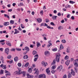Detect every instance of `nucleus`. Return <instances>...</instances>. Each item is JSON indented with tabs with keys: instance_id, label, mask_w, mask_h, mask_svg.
<instances>
[{
	"instance_id": "1",
	"label": "nucleus",
	"mask_w": 78,
	"mask_h": 78,
	"mask_svg": "<svg viewBox=\"0 0 78 78\" xmlns=\"http://www.w3.org/2000/svg\"><path fill=\"white\" fill-rule=\"evenodd\" d=\"M18 72L17 71H16L14 73V75H20V74H23V76H25V72L23 71L22 72V70H21V68H18Z\"/></svg>"
},
{
	"instance_id": "2",
	"label": "nucleus",
	"mask_w": 78,
	"mask_h": 78,
	"mask_svg": "<svg viewBox=\"0 0 78 78\" xmlns=\"http://www.w3.org/2000/svg\"><path fill=\"white\" fill-rule=\"evenodd\" d=\"M61 56V54L60 53L57 54L55 56V59L57 62H59V59H60V57Z\"/></svg>"
},
{
	"instance_id": "3",
	"label": "nucleus",
	"mask_w": 78,
	"mask_h": 78,
	"mask_svg": "<svg viewBox=\"0 0 78 78\" xmlns=\"http://www.w3.org/2000/svg\"><path fill=\"white\" fill-rule=\"evenodd\" d=\"M46 78V75L44 74H41L39 75L38 78Z\"/></svg>"
},
{
	"instance_id": "4",
	"label": "nucleus",
	"mask_w": 78,
	"mask_h": 78,
	"mask_svg": "<svg viewBox=\"0 0 78 78\" xmlns=\"http://www.w3.org/2000/svg\"><path fill=\"white\" fill-rule=\"evenodd\" d=\"M58 70L59 72H61L62 69V66L60 65L58 67L57 69Z\"/></svg>"
},
{
	"instance_id": "5",
	"label": "nucleus",
	"mask_w": 78,
	"mask_h": 78,
	"mask_svg": "<svg viewBox=\"0 0 78 78\" xmlns=\"http://www.w3.org/2000/svg\"><path fill=\"white\" fill-rule=\"evenodd\" d=\"M44 54L46 56H50V52L48 51H45Z\"/></svg>"
},
{
	"instance_id": "6",
	"label": "nucleus",
	"mask_w": 78,
	"mask_h": 78,
	"mask_svg": "<svg viewBox=\"0 0 78 78\" xmlns=\"http://www.w3.org/2000/svg\"><path fill=\"white\" fill-rule=\"evenodd\" d=\"M46 72L48 75H50V71L49 69V68H48L46 69Z\"/></svg>"
},
{
	"instance_id": "7",
	"label": "nucleus",
	"mask_w": 78,
	"mask_h": 78,
	"mask_svg": "<svg viewBox=\"0 0 78 78\" xmlns=\"http://www.w3.org/2000/svg\"><path fill=\"white\" fill-rule=\"evenodd\" d=\"M5 53L7 54V55H8V53H9V49L8 48H7L5 49Z\"/></svg>"
},
{
	"instance_id": "8",
	"label": "nucleus",
	"mask_w": 78,
	"mask_h": 78,
	"mask_svg": "<svg viewBox=\"0 0 78 78\" xmlns=\"http://www.w3.org/2000/svg\"><path fill=\"white\" fill-rule=\"evenodd\" d=\"M28 78H33L34 77V76L33 75L31 76L29 74H26Z\"/></svg>"
},
{
	"instance_id": "9",
	"label": "nucleus",
	"mask_w": 78,
	"mask_h": 78,
	"mask_svg": "<svg viewBox=\"0 0 78 78\" xmlns=\"http://www.w3.org/2000/svg\"><path fill=\"white\" fill-rule=\"evenodd\" d=\"M0 67H2V69H6V65H3V64H2L0 66Z\"/></svg>"
},
{
	"instance_id": "10",
	"label": "nucleus",
	"mask_w": 78,
	"mask_h": 78,
	"mask_svg": "<svg viewBox=\"0 0 78 78\" xmlns=\"http://www.w3.org/2000/svg\"><path fill=\"white\" fill-rule=\"evenodd\" d=\"M41 64L42 65H43L44 67H46V66H47L48 65L47 63V62H45L44 61H42L41 62Z\"/></svg>"
},
{
	"instance_id": "11",
	"label": "nucleus",
	"mask_w": 78,
	"mask_h": 78,
	"mask_svg": "<svg viewBox=\"0 0 78 78\" xmlns=\"http://www.w3.org/2000/svg\"><path fill=\"white\" fill-rule=\"evenodd\" d=\"M38 69L35 68L34 70L35 72V73H37V74H39V71H38Z\"/></svg>"
},
{
	"instance_id": "12",
	"label": "nucleus",
	"mask_w": 78,
	"mask_h": 78,
	"mask_svg": "<svg viewBox=\"0 0 78 78\" xmlns=\"http://www.w3.org/2000/svg\"><path fill=\"white\" fill-rule=\"evenodd\" d=\"M58 29L59 30H63V29H64V27H63L60 26L58 27Z\"/></svg>"
},
{
	"instance_id": "13",
	"label": "nucleus",
	"mask_w": 78,
	"mask_h": 78,
	"mask_svg": "<svg viewBox=\"0 0 78 78\" xmlns=\"http://www.w3.org/2000/svg\"><path fill=\"white\" fill-rule=\"evenodd\" d=\"M71 73L72 75H73V76H75V72H74L73 69H71Z\"/></svg>"
},
{
	"instance_id": "14",
	"label": "nucleus",
	"mask_w": 78,
	"mask_h": 78,
	"mask_svg": "<svg viewBox=\"0 0 78 78\" xmlns=\"http://www.w3.org/2000/svg\"><path fill=\"white\" fill-rule=\"evenodd\" d=\"M69 63H70V60H68L66 62L65 64L66 65H67V66H69Z\"/></svg>"
},
{
	"instance_id": "15",
	"label": "nucleus",
	"mask_w": 78,
	"mask_h": 78,
	"mask_svg": "<svg viewBox=\"0 0 78 78\" xmlns=\"http://www.w3.org/2000/svg\"><path fill=\"white\" fill-rule=\"evenodd\" d=\"M37 20L38 23H41L42 22V19L41 18L37 19Z\"/></svg>"
},
{
	"instance_id": "16",
	"label": "nucleus",
	"mask_w": 78,
	"mask_h": 78,
	"mask_svg": "<svg viewBox=\"0 0 78 78\" xmlns=\"http://www.w3.org/2000/svg\"><path fill=\"white\" fill-rule=\"evenodd\" d=\"M5 76L6 77H8L9 76H11V73H10L9 72L8 73H7L5 74Z\"/></svg>"
},
{
	"instance_id": "17",
	"label": "nucleus",
	"mask_w": 78,
	"mask_h": 78,
	"mask_svg": "<svg viewBox=\"0 0 78 78\" xmlns=\"http://www.w3.org/2000/svg\"><path fill=\"white\" fill-rule=\"evenodd\" d=\"M71 7V6H70L69 5H66L65 6V8H66V9L67 8H70Z\"/></svg>"
},
{
	"instance_id": "18",
	"label": "nucleus",
	"mask_w": 78,
	"mask_h": 78,
	"mask_svg": "<svg viewBox=\"0 0 78 78\" xmlns=\"http://www.w3.org/2000/svg\"><path fill=\"white\" fill-rule=\"evenodd\" d=\"M0 59H1V61H2V63H4V58H3V57L2 56L1 57Z\"/></svg>"
},
{
	"instance_id": "19",
	"label": "nucleus",
	"mask_w": 78,
	"mask_h": 78,
	"mask_svg": "<svg viewBox=\"0 0 78 78\" xmlns=\"http://www.w3.org/2000/svg\"><path fill=\"white\" fill-rule=\"evenodd\" d=\"M28 58V56L27 55H24L23 57V59H27Z\"/></svg>"
},
{
	"instance_id": "20",
	"label": "nucleus",
	"mask_w": 78,
	"mask_h": 78,
	"mask_svg": "<svg viewBox=\"0 0 78 78\" xmlns=\"http://www.w3.org/2000/svg\"><path fill=\"white\" fill-rule=\"evenodd\" d=\"M74 65L76 67H78V64L77 62H73Z\"/></svg>"
},
{
	"instance_id": "21",
	"label": "nucleus",
	"mask_w": 78,
	"mask_h": 78,
	"mask_svg": "<svg viewBox=\"0 0 78 78\" xmlns=\"http://www.w3.org/2000/svg\"><path fill=\"white\" fill-rule=\"evenodd\" d=\"M37 43V47H39V46H41V44L38 41L36 42Z\"/></svg>"
},
{
	"instance_id": "22",
	"label": "nucleus",
	"mask_w": 78,
	"mask_h": 78,
	"mask_svg": "<svg viewBox=\"0 0 78 78\" xmlns=\"http://www.w3.org/2000/svg\"><path fill=\"white\" fill-rule=\"evenodd\" d=\"M18 59H19V58H18V57H15L14 58V60L15 61V62L17 61H18Z\"/></svg>"
},
{
	"instance_id": "23",
	"label": "nucleus",
	"mask_w": 78,
	"mask_h": 78,
	"mask_svg": "<svg viewBox=\"0 0 78 78\" xmlns=\"http://www.w3.org/2000/svg\"><path fill=\"white\" fill-rule=\"evenodd\" d=\"M9 25V23L8 22H5L4 23V26H7Z\"/></svg>"
},
{
	"instance_id": "24",
	"label": "nucleus",
	"mask_w": 78,
	"mask_h": 78,
	"mask_svg": "<svg viewBox=\"0 0 78 78\" xmlns=\"http://www.w3.org/2000/svg\"><path fill=\"white\" fill-rule=\"evenodd\" d=\"M42 36H43V37H47V34L44 33V34H42Z\"/></svg>"
},
{
	"instance_id": "25",
	"label": "nucleus",
	"mask_w": 78,
	"mask_h": 78,
	"mask_svg": "<svg viewBox=\"0 0 78 78\" xmlns=\"http://www.w3.org/2000/svg\"><path fill=\"white\" fill-rule=\"evenodd\" d=\"M18 6H24V5L23 3H20L18 4Z\"/></svg>"
},
{
	"instance_id": "26",
	"label": "nucleus",
	"mask_w": 78,
	"mask_h": 78,
	"mask_svg": "<svg viewBox=\"0 0 78 78\" xmlns=\"http://www.w3.org/2000/svg\"><path fill=\"white\" fill-rule=\"evenodd\" d=\"M25 50H26L27 51H29V50H30V49H29V48L28 47H26L24 48Z\"/></svg>"
},
{
	"instance_id": "27",
	"label": "nucleus",
	"mask_w": 78,
	"mask_h": 78,
	"mask_svg": "<svg viewBox=\"0 0 78 78\" xmlns=\"http://www.w3.org/2000/svg\"><path fill=\"white\" fill-rule=\"evenodd\" d=\"M7 62L8 63H9V64H12L13 60H9V61H7Z\"/></svg>"
},
{
	"instance_id": "28",
	"label": "nucleus",
	"mask_w": 78,
	"mask_h": 78,
	"mask_svg": "<svg viewBox=\"0 0 78 78\" xmlns=\"http://www.w3.org/2000/svg\"><path fill=\"white\" fill-rule=\"evenodd\" d=\"M10 24H13L14 23V21L13 20H11L10 21Z\"/></svg>"
},
{
	"instance_id": "29",
	"label": "nucleus",
	"mask_w": 78,
	"mask_h": 78,
	"mask_svg": "<svg viewBox=\"0 0 78 78\" xmlns=\"http://www.w3.org/2000/svg\"><path fill=\"white\" fill-rule=\"evenodd\" d=\"M63 48H64V47H63V46H62V44H61L60 45V50H62L63 49Z\"/></svg>"
},
{
	"instance_id": "30",
	"label": "nucleus",
	"mask_w": 78,
	"mask_h": 78,
	"mask_svg": "<svg viewBox=\"0 0 78 78\" xmlns=\"http://www.w3.org/2000/svg\"><path fill=\"white\" fill-rule=\"evenodd\" d=\"M4 17H7L8 19H9V16L7 14H4Z\"/></svg>"
},
{
	"instance_id": "31",
	"label": "nucleus",
	"mask_w": 78,
	"mask_h": 78,
	"mask_svg": "<svg viewBox=\"0 0 78 78\" xmlns=\"http://www.w3.org/2000/svg\"><path fill=\"white\" fill-rule=\"evenodd\" d=\"M40 15H41V16H43V14H44V12H43V10H41L40 11Z\"/></svg>"
},
{
	"instance_id": "32",
	"label": "nucleus",
	"mask_w": 78,
	"mask_h": 78,
	"mask_svg": "<svg viewBox=\"0 0 78 78\" xmlns=\"http://www.w3.org/2000/svg\"><path fill=\"white\" fill-rule=\"evenodd\" d=\"M69 3L71 4H73V3H75V2L72 1H69Z\"/></svg>"
},
{
	"instance_id": "33",
	"label": "nucleus",
	"mask_w": 78,
	"mask_h": 78,
	"mask_svg": "<svg viewBox=\"0 0 78 78\" xmlns=\"http://www.w3.org/2000/svg\"><path fill=\"white\" fill-rule=\"evenodd\" d=\"M52 17L53 20H55L56 19V18L58 17V16H53Z\"/></svg>"
},
{
	"instance_id": "34",
	"label": "nucleus",
	"mask_w": 78,
	"mask_h": 78,
	"mask_svg": "<svg viewBox=\"0 0 78 78\" xmlns=\"http://www.w3.org/2000/svg\"><path fill=\"white\" fill-rule=\"evenodd\" d=\"M6 44L7 45H8L9 46H11V43L9 42H7Z\"/></svg>"
},
{
	"instance_id": "35",
	"label": "nucleus",
	"mask_w": 78,
	"mask_h": 78,
	"mask_svg": "<svg viewBox=\"0 0 78 78\" xmlns=\"http://www.w3.org/2000/svg\"><path fill=\"white\" fill-rule=\"evenodd\" d=\"M56 69V65H55L54 66H52L51 67L52 69Z\"/></svg>"
},
{
	"instance_id": "36",
	"label": "nucleus",
	"mask_w": 78,
	"mask_h": 78,
	"mask_svg": "<svg viewBox=\"0 0 78 78\" xmlns=\"http://www.w3.org/2000/svg\"><path fill=\"white\" fill-rule=\"evenodd\" d=\"M33 54L34 55H36V54H37V52L35 51H34L33 52Z\"/></svg>"
},
{
	"instance_id": "37",
	"label": "nucleus",
	"mask_w": 78,
	"mask_h": 78,
	"mask_svg": "<svg viewBox=\"0 0 78 78\" xmlns=\"http://www.w3.org/2000/svg\"><path fill=\"white\" fill-rule=\"evenodd\" d=\"M28 72L29 73H31L32 72V70H31V68H30L28 70Z\"/></svg>"
},
{
	"instance_id": "38",
	"label": "nucleus",
	"mask_w": 78,
	"mask_h": 78,
	"mask_svg": "<svg viewBox=\"0 0 78 78\" xmlns=\"http://www.w3.org/2000/svg\"><path fill=\"white\" fill-rule=\"evenodd\" d=\"M72 77V75L70 73H69L68 75V78H71Z\"/></svg>"
},
{
	"instance_id": "39",
	"label": "nucleus",
	"mask_w": 78,
	"mask_h": 78,
	"mask_svg": "<svg viewBox=\"0 0 78 78\" xmlns=\"http://www.w3.org/2000/svg\"><path fill=\"white\" fill-rule=\"evenodd\" d=\"M3 73V69H2L0 71V75H2Z\"/></svg>"
},
{
	"instance_id": "40",
	"label": "nucleus",
	"mask_w": 78,
	"mask_h": 78,
	"mask_svg": "<svg viewBox=\"0 0 78 78\" xmlns=\"http://www.w3.org/2000/svg\"><path fill=\"white\" fill-rule=\"evenodd\" d=\"M20 26L22 28H24L25 26H24V25H23L22 24H20Z\"/></svg>"
},
{
	"instance_id": "41",
	"label": "nucleus",
	"mask_w": 78,
	"mask_h": 78,
	"mask_svg": "<svg viewBox=\"0 0 78 78\" xmlns=\"http://www.w3.org/2000/svg\"><path fill=\"white\" fill-rule=\"evenodd\" d=\"M51 45H52V44H51V43H50L49 44H48V45H47V47L48 48H49V47H50V46H51Z\"/></svg>"
},
{
	"instance_id": "42",
	"label": "nucleus",
	"mask_w": 78,
	"mask_h": 78,
	"mask_svg": "<svg viewBox=\"0 0 78 78\" xmlns=\"http://www.w3.org/2000/svg\"><path fill=\"white\" fill-rule=\"evenodd\" d=\"M69 59V56L68 55H66L65 57V59Z\"/></svg>"
},
{
	"instance_id": "43",
	"label": "nucleus",
	"mask_w": 78,
	"mask_h": 78,
	"mask_svg": "<svg viewBox=\"0 0 78 78\" xmlns=\"http://www.w3.org/2000/svg\"><path fill=\"white\" fill-rule=\"evenodd\" d=\"M62 42L65 44V43H66V40H62Z\"/></svg>"
},
{
	"instance_id": "44",
	"label": "nucleus",
	"mask_w": 78,
	"mask_h": 78,
	"mask_svg": "<svg viewBox=\"0 0 78 78\" xmlns=\"http://www.w3.org/2000/svg\"><path fill=\"white\" fill-rule=\"evenodd\" d=\"M55 63H56V60L54 59L53 60V62L52 63V64H55Z\"/></svg>"
},
{
	"instance_id": "45",
	"label": "nucleus",
	"mask_w": 78,
	"mask_h": 78,
	"mask_svg": "<svg viewBox=\"0 0 78 78\" xmlns=\"http://www.w3.org/2000/svg\"><path fill=\"white\" fill-rule=\"evenodd\" d=\"M75 71L76 72H78V69H77V67H76L74 68Z\"/></svg>"
},
{
	"instance_id": "46",
	"label": "nucleus",
	"mask_w": 78,
	"mask_h": 78,
	"mask_svg": "<svg viewBox=\"0 0 78 78\" xmlns=\"http://www.w3.org/2000/svg\"><path fill=\"white\" fill-rule=\"evenodd\" d=\"M47 27L48 28V29H53V27H51L49 26H48Z\"/></svg>"
},
{
	"instance_id": "47",
	"label": "nucleus",
	"mask_w": 78,
	"mask_h": 78,
	"mask_svg": "<svg viewBox=\"0 0 78 78\" xmlns=\"http://www.w3.org/2000/svg\"><path fill=\"white\" fill-rule=\"evenodd\" d=\"M18 67H21L22 66V64L20 63H18L17 64Z\"/></svg>"
},
{
	"instance_id": "48",
	"label": "nucleus",
	"mask_w": 78,
	"mask_h": 78,
	"mask_svg": "<svg viewBox=\"0 0 78 78\" xmlns=\"http://www.w3.org/2000/svg\"><path fill=\"white\" fill-rule=\"evenodd\" d=\"M38 57H39V56L38 55H35L34 56L35 58H36V59H37V58H38Z\"/></svg>"
},
{
	"instance_id": "49",
	"label": "nucleus",
	"mask_w": 78,
	"mask_h": 78,
	"mask_svg": "<svg viewBox=\"0 0 78 78\" xmlns=\"http://www.w3.org/2000/svg\"><path fill=\"white\" fill-rule=\"evenodd\" d=\"M29 65V63L27 62L25 65V67H28Z\"/></svg>"
},
{
	"instance_id": "50",
	"label": "nucleus",
	"mask_w": 78,
	"mask_h": 78,
	"mask_svg": "<svg viewBox=\"0 0 78 78\" xmlns=\"http://www.w3.org/2000/svg\"><path fill=\"white\" fill-rule=\"evenodd\" d=\"M52 50L53 51H56L58 50V49L57 48H54L52 49Z\"/></svg>"
},
{
	"instance_id": "51",
	"label": "nucleus",
	"mask_w": 78,
	"mask_h": 78,
	"mask_svg": "<svg viewBox=\"0 0 78 78\" xmlns=\"http://www.w3.org/2000/svg\"><path fill=\"white\" fill-rule=\"evenodd\" d=\"M61 64H64V59H62L61 60Z\"/></svg>"
},
{
	"instance_id": "52",
	"label": "nucleus",
	"mask_w": 78,
	"mask_h": 78,
	"mask_svg": "<svg viewBox=\"0 0 78 78\" xmlns=\"http://www.w3.org/2000/svg\"><path fill=\"white\" fill-rule=\"evenodd\" d=\"M66 52H67V53H70V49L67 48L66 49Z\"/></svg>"
},
{
	"instance_id": "53",
	"label": "nucleus",
	"mask_w": 78,
	"mask_h": 78,
	"mask_svg": "<svg viewBox=\"0 0 78 78\" xmlns=\"http://www.w3.org/2000/svg\"><path fill=\"white\" fill-rule=\"evenodd\" d=\"M50 24L51 25H53V26H55V24H54V23L51 22L50 23Z\"/></svg>"
},
{
	"instance_id": "54",
	"label": "nucleus",
	"mask_w": 78,
	"mask_h": 78,
	"mask_svg": "<svg viewBox=\"0 0 78 78\" xmlns=\"http://www.w3.org/2000/svg\"><path fill=\"white\" fill-rule=\"evenodd\" d=\"M63 78H67V75L66 74H65L63 77Z\"/></svg>"
},
{
	"instance_id": "55",
	"label": "nucleus",
	"mask_w": 78,
	"mask_h": 78,
	"mask_svg": "<svg viewBox=\"0 0 78 78\" xmlns=\"http://www.w3.org/2000/svg\"><path fill=\"white\" fill-rule=\"evenodd\" d=\"M74 62H78V58L77 59H76L74 61Z\"/></svg>"
},
{
	"instance_id": "56",
	"label": "nucleus",
	"mask_w": 78,
	"mask_h": 78,
	"mask_svg": "<svg viewBox=\"0 0 78 78\" xmlns=\"http://www.w3.org/2000/svg\"><path fill=\"white\" fill-rule=\"evenodd\" d=\"M11 58V56L10 55H9L7 57V58H8V59H10Z\"/></svg>"
},
{
	"instance_id": "57",
	"label": "nucleus",
	"mask_w": 78,
	"mask_h": 78,
	"mask_svg": "<svg viewBox=\"0 0 78 78\" xmlns=\"http://www.w3.org/2000/svg\"><path fill=\"white\" fill-rule=\"evenodd\" d=\"M48 22H49V19H46V23H48Z\"/></svg>"
},
{
	"instance_id": "58",
	"label": "nucleus",
	"mask_w": 78,
	"mask_h": 78,
	"mask_svg": "<svg viewBox=\"0 0 78 78\" xmlns=\"http://www.w3.org/2000/svg\"><path fill=\"white\" fill-rule=\"evenodd\" d=\"M71 19H72V20H74L75 19V18L74 17V16H72L71 17Z\"/></svg>"
},
{
	"instance_id": "59",
	"label": "nucleus",
	"mask_w": 78,
	"mask_h": 78,
	"mask_svg": "<svg viewBox=\"0 0 78 78\" xmlns=\"http://www.w3.org/2000/svg\"><path fill=\"white\" fill-rule=\"evenodd\" d=\"M25 21L26 22L28 23V20L27 19H25Z\"/></svg>"
},
{
	"instance_id": "60",
	"label": "nucleus",
	"mask_w": 78,
	"mask_h": 78,
	"mask_svg": "<svg viewBox=\"0 0 78 78\" xmlns=\"http://www.w3.org/2000/svg\"><path fill=\"white\" fill-rule=\"evenodd\" d=\"M61 23H64V20H62L61 21Z\"/></svg>"
},
{
	"instance_id": "61",
	"label": "nucleus",
	"mask_w": 78,
	"mask_h": 78,
	"mask_svg": "<svg viewBox=\"0 0 78 78\" xmlns=\"http://www.w3.org/2000/svg\"><path fill=\"white\" fill-rule=\"evenodd\" d=\"M44 27H45V26L47 27V26H48V25L47 24H46V23H44Z\"/></svg>"
},
{
	"instance_id": "62",
	"label": "nucleus",
	"mask_w": 78,
	"mask_h": 78,
	"mask_svg": "<svg viewBox=\"0 0 78 78\" xmlns=\"http://www.w3.org/2000/svg\"><path fill=\"white\" fill-rule=\"evenodd\" d=\"M58 16H61V13H60V12H59V13H58Z\"/></svg>"
},
{
	"instance_id": "63",
	"label": "nucleus",
	"mask_w": 78,
	"mask_h": 78,
	"mask_svg": "<svg viewBox=\"0 0 78 78\" xmlns=\"http://www.w3.org/2000/svg\"><path fill=\"white\" fill-rule=\"evenodd\" d=\"M15 51V49L14 48H12L11 49V51Z\"/></svg>"
},
{
	"instance_id": "64",
	"label": "nucleus",
	"mask_w": 78,
	"mask_h": 78,
	"mask_svg": "<svg viewBox=\"0 0 78 78\" xmlns=\"http://www.w3.org/2000/svg\"><path fill=\"white\" fill-rule=\"evenodd\" d=\"M70 17V15H67V18H69Z\"/></svg>"
}]
</instances>
